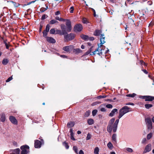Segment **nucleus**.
Here are the masks:
<instances>
[{"instance_id": "nucleus-35", "label": "nucleus", "mask_w": 154, "mask_h": 154, "mask_svg": "<svg viewBox=\"0 0 154 154\" xmlns=\"http://www.w3.org/2000/svg\"><path fill=\"white\" fill-rule=\"evenodd\" d=\"M136 95V94H135L133 93L132 94H127L126 96L128 97H134Z\"/></svg>"}, {"instance_id": "nucleus-13", "label": "nucleus", "mask_w": 154, "mask_h": 154, "mask_svg": "<svg viewBox=\"0 0 154 154\" xmlns=\"http://www.w3.org/2000/svg\"><path fill=\"white\" fill-rule=\"evenodd\" d=\"M61 28L62 29V31L63 32L64 34H67V32L65 30L66 26L64 24H62L60 25Z\"/></svg>"}, {"instance_id": "nucleus-20", "label": "nucleus", "mask_w": 154, "mask_h": 154, "mask_svg": "<svg viewBox=\"0 0 154 154\" xmlns=\"http://www.w3.org/2000/svg\"><path fill=\"white\" fill-rule=\"evenodd\" d=\"M82 50L79 48L74 49L73 52L75 54H78L82 52Z\"/></svg>"}, {"instance_id": "nucleus-38", "label": "nucleus", "mask_w": 154, "mask_h": 154, "mask_svg": "<svg viewBox=\"0 0 154 154\" xmlns=\"http://www.w3.org/2000/svg\"><path fill=\"white\" fill-rule=\"evenodd\" d=\"M50 29V25L48 24L47 25L44 31L48 32Z\"/></svg>"}, {"instance_id": "nucleus-40", "label": "nucleus", "mask_w": 154, "mask_h": 154, "mask_svg": "<svg viewBox=\"0 0 154 154\" xmlns=\"http://www.w3.org/2000/svg\"><path fill=\"white\" fill-rule=\"evenodd\" d=\"M67 31L68 32H70L72 29L71 26V25L69 26H67Z\"/></svg>"}, {"instance_id": "nucleus-51", "label": "nucleus", "mask_w": 154, "mask_h": 154, "mask_svg": "<svg viewBox=\"0 0 154 154\" xmlns=\"http://www.w3.org/2000/svg\"><path fill=\"white\" fill-rule=\"evenodd\" d=\"M70 135L71 136H73L74 135V133L72 131V129H70Z\"/></svg>"}, {"instance_id": "nucleus-46", "label": "nucleus", "mask_w": 154, "mask_h": 154, "mask_svg": "<svg viewBox=\"0 0 154 154\" xmlns=\"http://www.w3.org/2000/svg\"><path fill=\"white\" fill-rule=\"evenodd\" d=\"M48 32L44 30L43 32V36L44 37H46L47 35Z\"/></svg>"}, {"instance_id": "nucleus-39", "label": "nucleus", "mask_w": 154, "mask_h": 154, "mask_svg": "<svg viewBox=\"0 0 154 154\" xmlns=\"http://www.w3.org/2000/svg\"><path fill=\"white\" fill-rule=\"evenodd\" d=\"M97 109L94 110L92 112V114L93 116H94L97 114Z\"/></svg>"}, {"instance_id": "nucleus-15", "label": "nucleus", "mask_w": 154, "mask_h": 154, "mask_svg": "<svg viewBox=\"0 0 154 154\" xmlns=\"http://www.w3.org/2000/svg\"><path fill=\"white\" fill-rule=\"evenodd\" d=\"M1 121L2 122H4L5 120V114L4 113H2L1 114Z\"/></svg>"}, {"instance_id": "nucleus-33", "label": "nucleus", "mask_w": 154, "mask_h": 154, "mask_svg": "<svg viewBox=\"0 0 154 154\" xmlns=\"http://www.w3.org/2000/svg\"><path fill=\"white\" fill-rule=\"evenodd\" d=\"M152 106V105L150 104H146L145 105V108L147 109H149Z\"/></svg>"}, {"instance_id": "nucleus-19", "label": "nucleus", "mask_w": 154, "mask_h": 154, "mask_svg": "<svg viewBox=\"0 0 154 154\" xmlns=\"http://www.w3.org/2000/svg\"><path fill=\"white\" fill-rule=\"evenodd\" d=\"M104 35L101 34L100 37V42L104 43L105 42V41Z\"/></svg>"}, {"instance_id": "nucleus-5", "label": "nucleus", "mask_w": 154, "mask_h": 154, "mask_svg": "<svg viewBox=\"0 0 154 154\" xmlns=\"http://www.w3.org/2000/svg\"><path fill=\"white\" fill-rule=\"evenodd\" d=\"M20 149L22 150L21 154H27L29 151V147L27 145L23 146Z\"/></svg>"}, {"instance_id": "nucleus-32", "label": "nucleus", "mask_w": 154, "mask_h": 154, "mask_svg": "<svg viewBox=\"0 0 154 154\" xmlns=\"http://www.w3.org/2000/svg\"><path fill=\"white\" fill-rule=\"evenodd\" d=\"M152 133H150L149 134H147V138L148 140H149L152 137Z\"/></svg>"}, {"instance_id": "nucleus-8", "label": "nucleus", "mask_w": 154, "mask_h": 154, "mask_svg": "<svg viewBox=\"0 0 154 154\" xmlns=\"http://www.w3.org/2000/svg\"><path fill=\"white\" fill-rule=\"evenodd\" d=\"M73 48V46L72 45L67 46L63 47V50L66 52H70L72 51Z\"/></svg>"}, {"instance_id": "nucleus-37", "label": "nucleus", "mask_w": 154, "mask_h": 154, "mask_svg": "<svg viewBox=\"0 0 154 154\" xmlns=\"http://www.w3.org/2000/svg\"><path fill=\"white\" fill-rule=\"evenodd\" d=\"M147 141L146 139V138H143L142 141H141V143L142 144H145L146 143V142Z\"/></svg>"}, {"instance_id": "nucleus-58", "label": "nucleus", "mask_w": 154, "mask_h": 154, "mask_svg": "<svg viewBox=\"0 0 154 154\" xmlns=\"http://www.w3.org/2000/svg\"><path fill=\"white\" fill-rule=\"evenodd\" d=\"M91 52H90V51H89V50H88L84 54V55H88V54H89Z\"/></svg>"}, {"instance_id": "nucleus-55", "label": "nucleus", "mask_w": 154, "mask_h": 154, "mask_svg": "<svg viewBox=\"0 0 154 154\" xmlns=\"http://www.w3.org/2000/svg\"><path fill=\"white\" fill-rule=\"evenodd\" d=\"M100 103L98 102H95L94 103H92V106H95V105H96L99 103Z\"/></svg>"}, {"instance_id": "nucleus-63", "label": "nucleus", "mask_w": 154, "mask_h": 154, "mask_svg": "<svg viewBox=\"0 0 154 154\" xmlns=\"http://www.w3.org/2000/svg\"><path fill=\"white\" fill-rule=\"evenodd\" d=\"M88 40L90 41H93L94 40V38L93 37H89Z\"/></svg>"}, {"instance_id": "nucleus-43", "label": "nucleus", "mask_w": 154, "mask_h": 154, "mask_svg": "<svg viewBox=\"0 0 154 154\" xmlns=\"http://www.w3.org/2000/svg\"><path fill=\"white\" fill-rule=\"evenodd\" d=\"M126 149L128 152H132L133 151V149L130 148H127Z\"/></svg>"}, {"instance_id": "nucleus-2", "label": "nucleus", "mask_w": 154, "mask_h": 154, "mask_svg": "<svg viewBox=\"0 0 154 154\" xmlns=\"http://www.w3.org/2000/svg\"><path fill=\"white\" fill-rule=\"evenodd\" d=\"M130 108L128 106H125L121 109L119 111L118 118L120 119L125 114L131 111Z\"/></svg>"}, {"instance_id": "nucleus-53", "label": "nucleus", "mask_w": 154, "mask_h": 154, "mask_svg": "<svg viewBox=\"0 0 154 154\" xmlns=\"http://www.w3.org/2000/svg\"><path fill=\"white\" fill-rule=\"evenodd\" d=\"M12 79V77H9L6 81V82H8L11 81Z\"/></svg>"}, {"instance_id": "nucleus-23", "label": "nucleus", "mask_w": 154, "mask_h": 154, "mask_svg": "<svg viewBox=\"0 0 154 154\" xmlns=\"http://www.w3.org/2000/svg\"><path fill=\"white\" fill-rule=\"evenodd\" d=\"M88 124L89 125H91L94 123V120L91 119H89L87 121Z\"/></svg>"}, {"instance_id": "nucleus-30", "label": "nucleus", "mask_w": 154, "mask_h": 154, "mask_svg": "<svg viewBox=\"0 0 154 154\" xmlns=\"http://www.w3.org/2000/svg\"><path fill=\"white\" fill-rule=\"evenodd\" d=\"M99 148L98 147H96L94 150V153L95 154H99Z\"/></svg>"}, {"instance_id": "nucleus-11", "label": "nucleus", "mask_w": 154, "mask_h": 154, "mask_svg": "<svg viewBox=\"0 0 154 154\" xmlns=\"http://www.w3.org/2000/svg\"><path fill=\"white\" fill-rule=\"evenodd\" d=\"M9 119L12 123L16 125L17 124V121L15 118L13 116H10L9 118Z\"/></svg>"}, {"instance_id": "nucleus-41", "label": "nucleus", "mask_w": 154, "mask_h": 154, "mask_svg": "<svg viewBox=\"0 0 154 154\" xmlns=\"http://www.w3.org/2000/svg\"><path fill=\"white\" fill-rule=\"evenodd\" d=\"M48 6H46V8H42L41 9H40V11L42 12H44V11H46V10H47V9H48Z\"/></svg>"}, {"instance_id": "nucleus-16", "label": "nucleus", "mask_w": 154, "mask_h": 154, "mask_svg": "<svg viewBox=\"0 0 154 154\" xmlns=\"http://www.w3.org/2000/svg\"><path fill=\"white\" fill-rule=\"evenodd\" d=\"M55 34H59L60 35H64L65 34L63 33V32L61 31V30L57 29L55 30Z\"/></svg>"}, {"instance_id": "nucleus-59", "label": "nucleus", "mask_w": 154, "mask_h": 154, "mask_svg": "<svg viewBox=\"0 0 154 154\" xmlns=\"http://www.w3.org/2000/svg\"><path fill=\"white\" fill-rule=\"evenodd\" d=\"M60 14V12L59 11H57L55 13V14L56 15H58Z\"/></svg>"}, {"instance_id": "nucleus-22", "label": "nucleus", "mask_w": 154, "mask_h": 154, "mask_svg": "<svg viewBox=\"0 0 154 154\" xmlns=\"http://www.w3.org/2000/svg\"><path fill=\"white\" fill-rule=\"evenodd\" d=\"M101 33L100 30H96L94 33V35L96 36L99 35Z\"/></svg>"}, {"instance_id": "nucleus-6", "label": "nucleus", "mask_w": 154, "mask_h": 154, "mask_svg": "<svg viewBox=\"0 0 154 154\" xmlns=\"http://www.w3.org/2000/svg\"><path fill=\"white\" fill-rule=\"evenodd\" d=\"M102 48H97L96 49L92 52V54H90V55H94L95 54H97L99 56H101L102 54Z\"/></svg>"}, {"instance_id": "nucleus-29", "label": "nucleus", "mask_w": 154, "mask_h": 154, "mask_svg": "<svg viewBox=\"0 0 154 154\" xmlns=\"http://www.w3.org/2000/svg\"><path fill=\"white\" fill-rule=\"evenodd\" d=\"M90 113L91 112L90 111L88 110L84 114V116L86 117H88L90 115Z\"/></svg>"}, {"instance_id": "nucleus-54", "label": "nucleus", "mask_w": 154, "mask_h": 154, "mask_svg": "<svg viewBox=\"0 0 154 154\" xmlns=\"http://www.w3.org/2000/svg\"><path fill=\"white\" fill-rule=\"evenodd\" d=\"M73 149L76 153L77 152V148L76 146H74Z\"/></svg>"}, {"instance_id": "nucleus-60", "label": "nucleus", "mask_w": 154, "mask_h": 154, "mask_svg": "<svg viewBox=\"0 0 154 154\" xmlns=\"http://www.w3.org/2000/svg\"><path fill=\"white\" fill-rule=\"evenodd\" d=\"M5 45L6 46V48L7 49H8L9 47V46H10V45L8 44H5Z\"/></svg>"}, {"instance_id": "nucleus-17", "label": "nucleus", "mask_w": 154, "mask_h": 154, "mask_svg": "<svg viewBox=\"0 0 154 154\" xmlns=\"http://www.w3.org/2000/svg\"><path fill=\"white\" fill-rule=\"evenodd\" d=\"M20 151L19 149L18 148L15 149L14 150L12 151V152L11 154H19Z\"/></svg>"}, {"instance_id": "nucleus-52", "label": "nucleus", "mask_w": 154, "mask_h": 154, "mask_svg": "<svg viewBox=\"0 0 154 154\" xmlns=\"http://www.w3.org/2000/svg\"><path fill=\"white\" fill-rule=\"evenodd\" d=\"M140 64L142 65H144V66H146V64L142 60H140Z\"/></svg>"}, {"instance_id": "nucleus-34", "label": "nucleus", "mask_w": 154, "mask_h": 154, "mask_svg": "<svg viewBox=\"0 0 154 154\" xmlns=\"http://www.w3.org/2000/svg\"><path fill=\"white\" fill-rule=\"evenodd\" d=\"M116 134H113L112 137V140L116 142Z\"/></svg>"}, {"instance_id": "nucleus-45", "label": "nucleus", "mask_w": 154, "mask_h": 154, "mask_svg": "<svg viewBox=\"0 0 154 154\" xmlns=\"http://www.w3.org/2000/svg\"><path fill=\"white\" fill-rule=\"evenodd\" d=\"M70 10V12L71 13H73L74 10V8L72 6L70 7L69 9Z\"/></svg>"}, {"instance_id": "nucleus-25", "label": "nucleus", "mask_w": 154, "mask_h": 154, "mask_svg": "<svg viewBox=\"0 0 154 154\" xmlns=\"http://www.w3.org/2000/svg\"><path fill=\"white\" fill-rule=\"evenodd\" d=\"M8 59H4L2 61V63L4 65H6L8 63Z\"/></svg>"}, {"instance_id": "nucleus-12", "label": "nucleus", "mask_w": 154, "mask_h": 154, "mask_svg": "<svg viewBox=\"0 0 154 154\" xmlns=\"http://www.w3.org/2000/svg\"><path fill=\"white\" fill-rule=\"evenodd\" d=\"M46 39L47 41L49 42L55 43L56 42L55 40L52 37H47Z\"/></svg>"}, {"instance_id": "nucleus-28", "label": "nucleus", "mask_w": 154, "mask_h": 154, "mask_svg": "<svg viewBox=\"0 0 154 154\" xmlns=\"http://www.w3.org/2000/svg\"><path fill=\"white\" fill-rule=\"evenodd\" d=\"M81 38L85 40H88L89 37L86 35H83L81 36Z\"/></svg>"}, {"instance_id": "nucleus-7", "label": "nucleus", "mask_w": 154, "mask_h": 154, "mask_svg": "<svg viewBox=\"0 0 154 154\" xmlns=\"http://www.w3.org/2000/svg\"><path fill=\"white\" fill-rule=\"evenodd\" d=\"M152 145L150 143H149L146 146L144 149L143 151V153L150 151L151 150Z\"/></svg>"}, {"instance_id": "nucleus-24", "label": "nucleus", "mask_w": 154, "mask_h": 154, "mask_svg": "<svg viewBox=\"0 0 154 154\" xmlns=\"http://www.w3.org/2000/svg\"><path fill=\"white\" fill-rule=\"evenodd\" d=\"M55 19L59 21H65V19H64L61 17H60L58 16H57L55 17Z\"/></svg>"}, {"instance_id": "nucleus-62", "label": "nucleus", "mask_w": 154, "mask_h": 154, "mask_svg": "<svg viewBox=\"0 0 154 154\" xmlns=\"http://www.w3.org/2000/svg\"><path fill=\"white\" fill-rule=\"evenodd\" d=\"M126 105H134V104L133 103H126Z\"/></svg>"}, {"instance_id": "nucleus-48", "label": "nucleus", "mask_w": 154, "mask_h": 154, "mask_svg": "<svg viewBox=\"0 0 154 154\" xmlns=\"http://www.w3.org/2000/svg\"><path fill=\"white\" fill-rule=\"evenodd\" d=\"M106 96L105 95L99 96L97 97L98 99H100L102 98H105L106 97Z\"/></svg>"}, {"instance_id": "nucleus-1", "label": "nucleus", "mask_w": 154, "mask_h": 154, "mask_svg": "<svg viewBox=\"0 0 154 154\" xmlns=\"http://www.w3.org/2000/svg\"><path fill=\"white\" fill-rule=\"evenodd\" d=\"M115 120V119L112 118L109 121L107 127V131L109 133L111 132L112 130L114 132H115L116 131L119 120V119L116 120L115 123L113 124Z\"/></svg>"}, {"instance_id": "nucleus-61", "label": "nucleus", "mask_w": 154, "mask_h": 154, "mask_svg": "<svg viewBox=\"0 0 154 154\" xmlns=\"http://www.w3.org/2000/svg\"><path fill=\"white\" fill-rule=\"evenodd\" d=\"M46 15L45 14L43 15L42 17V20L45 19L46 18Z\"/></svg>"}, {"instance_id": "nucleus-18", "label": "nucleus", "mask_w": 154, "mask_h": 154, "mask_svg": "<svg viewBox=\"0 0 154 154\" xmlns=\"http://www.w3.org/2000/svg\"><path fill=\"white\" fill-rule=\"evenodd\" d=\"M117 111V109H113L111 112L109 114V116L111 117L113 116L114 113Z\"/></svg>"}, {"instance_id": "nucleus-47", "label": "nucleus", "mask_w": 154, "mask_h": 154, "mask_svg": "<svg viewBox=\"0 0 154 154\" xmlns=\"http://www.w3.org/2000/svg\"><path fill=\"white\" fill-rule=\"evenodd\" d=\"M11 2L13 4L14 6L16 7H17L19 5V4L18 3L17 4L13 1H11Z\"/></svg>"}, {"instance_id": "nucleus-26", "label": "nucleus", "mask_w": 154, "mask_h": 154, "mask_svg": "<svg viewBox=\"0 0 154 154\" xmlns=\"http://www.w3.org/2000/svg\"><path fill=\"white\" fill-rule=\"evenodd\" d=\"M49 23L51 24H53L55 23H58V22L56 20L53 19L50 21Z\"/></svg>"}, {"instance_id": "nucleus-36", "label": "nucleus", "mask_w": 154, "mask_h": 154, "mask_svg": "<svg viewBox=\"0 0 154 154\" xmlns=\"http://www.w3.org/2000/svg\"><path fill=\"white\" fill-rule=\"evenodd\" d=\"M50 33L51 34H55V30L54 28H52L50 30Z\"/></svg>"}, {"instance_id": "nucleus-49", "label": "nucleus", "mask_w": 154, "mask_h": 154, "mask_svg": "<svg viewBox=\"0 0 154 154\" xmlns=\"http://www.w3.org/2000/svg\"><path fill=\"white\" fill-rule=\"evenodd\" d=\"M106 107L108 108H112V105L111 104H108L106 105Z\"/></svg>"}, {"instance_id": "nucleus-4", "label": "nucleus", "mask_w": 154, "mask_h": 154, "mask_svg": "<svg viewBox=\"0 0 154 154\" xmlns=\"http://www.w3.org/2000/svg\"><path fill=\"white\" fill-rule=\"evenodd\" d=\"M64 37L65 39L67 41L71 40L73 39L75 37V35L73 33H70L69 34H65L64 35Z\"/></svg>"}, {"instance_id": "nucleus-10", "label": "nucleus", "mask_w": 154, "mask_h": 154, "mask_svg": "<svg viewBox=\"0 0 154 154\" xmlns=\"http://www.w3.org/2000/svg\"><path fill=\"white\" fill-rule=\"evenodd\" d=\"M42 142L38 140H36L35 142L34 146L35 148H40L41 146Z\"/></svg>"}, {"instance_id": "nucleus-42", "label": "nucleus", "mask_w": 154, "mask_h": 154, "mask_svg": "<svg viewBox=\"0 0 154 154\" xmlns=\"http://www.w3.org/2000/svg\"><path fill=\"white\" fill-rule=\"evenodd\" d=\"M63 145L65 146L66 149H68L69 148V146L68 145L67 143L64 142L63 143Z\"/></svg>"}, {"instance_id": "nucleus-14", "label": "nucleus", "mask_w": 154, "mask_h": 154, "mask_svg": "<svg viewBox=\"0 0 154 154\" xmlns=\"http://www.w3.org/2000/svg\"><path fill=\"white\" fill-rule=\"evenodd\" d=\"M152 96H146L145 100L146 101H152Z\"/></svg>"}, {"instance_id": "nucleus-64", "label": "nucleus", "mask_w": 154, "mask_h": 154, "mask_svg": "<svg viewBox=\"0 0 154 154\" xmlns=\"http://www.w3.org/2000/svg\"><path fill=\"white\" fill-rule=\"evenodd\" d=\"M79 154H84L83 151L82 150H80L79 152Z\"/></svg>"}, {"instance_id": "nucleus-56", "label": "nucleus", "mask_w": 154, "mask_h": 154, "mask_svg": "<svg viewBox=\"0 0 154 154\" xmlns=\"http://www.w3.org/2000/svg\"><path fill=\"white\" fill-rule=\"evenodd\" d=\"M83 22L84 23H88V21L85 18H84L83 19Z\"/></svg>"}, {"instance_id": "nucleus-31", "label": "nucleus", "mask_w": 154, "mask_h": 154, "mask_svg": "<svg viewBox=\"0 0 154 154\" xmlns=\"http://www.w3.org/2000/svg\"><path fill=\"white\" fill-rule=\"evenodd\" d=\"M65 21H66V26L71 25V22L68 19L65 20Z\"/></svg>"}, {"instance_id": "nucleus-44", "label": "nucleus", "mask_w": 154, "mask_h": 154, "mask_svg": "<svg viewBox=\"0 0 154 154\" xmlns=\"http://www.w3.org/2000/svg\"><path fill=\"white\" fill-rule=\"evenodd\" d=\"M91 135L89 133H88L87 134V136L86 138V140H89L91 139Z\"/></svg>"}, {"instance_id": "nucleus-21", "label": "nucleus", "mask_w": 154, "mask_h": 154, "mask_svg": "<svg viewBox=\"0 0 154 154\" xmlns=\"http://www.w3.org/2000/svg\"><path fill=\"white\" fill-rule=\"evenodd\" d=\"M74 124L73 122H70L67 124V126L69 128H71L74 126Z\"/></svg>"}, {"instance_id": "nucleus-57", "label": "nucleus", "mask_w": 154, "mask_h": 154, "mask_svg": "<svg viewBox=\"0 0 154 154\" xmlns=\"http://www.w3.org/2000/svg\"><path fill=\"white\" fill-rule=\"evenodd\" d=\"M100 111L103 112H105L106 111V109L104 108H102L100 109Z\"/></svg>"}, {"instance_id": "nucleus-3", "label": "nucleus", "mask_w": 154, "mask_h": 154, "mask_svg": "<svg viewBox=\"0 0 154 154\" xmlns=\"http://www.w3.org/2000/svg\"><path fill=\"white\" fill-rule=\"evenodd\" d=\"M145 122L148 129L151 130L152 127V123L150 118H148L145 119Z\"/></svg>"}, {"instance_id": "nucleus-50", "label": "nucleus", "mask_w": 154, "mask_h": 154, "mask_svg": "<svg viewBox=\"0 0 154 154\" xmlns=\"http://www.w3.org/2000/svg\"><path fill=\"white\" fill-rule=\"evenodd\" d=\"M104 43H103L102 42H100V44H98V47L97 48H100L104 44Z\"/></svg>"}, {"instance_id": "nucleus-9", "label": "nucleus", "mask_w": 154, "mask_h": 154, "mask_svg": "<svg viewBox=\"0 0 154 154\" xmlns=\"http://www.w3.org/2000/svg\"><path fill=\"white\" fill-rule=\"evenodd\" d=\"M74 29L76 32L80 31L82 29V26L80 24H77L75 26Z\"/></svg>"}, {"instance_id": "nucleus-27", "label": "nucleus", "mask_w": 154, "mask_h": 154, "mask_svg": "<svg viewBox=\"0 0 154 154\" xmlns=\"http://www.w3.org/2000/svg\"><path fill=\"white\" fill-rule=\"evenodd\" d=\"M107 146L108 147L111 149H112L113 148V146L112 143H111V142H109L107 144Z\"/></svg>"}]
</instances>
